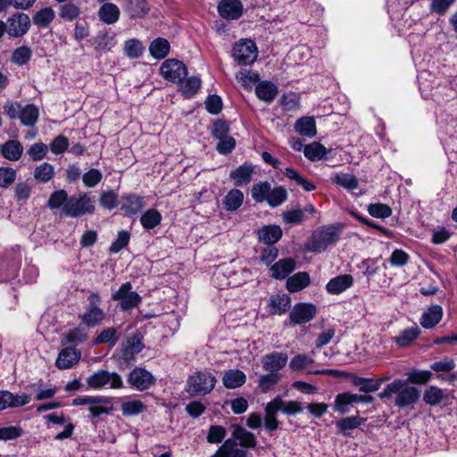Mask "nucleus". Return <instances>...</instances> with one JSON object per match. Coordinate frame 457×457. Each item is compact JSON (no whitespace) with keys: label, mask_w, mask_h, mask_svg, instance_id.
Masks as SVG:
<instances>
[{"label":"nucleus","mask_w":457,"mask_h":457,"mask_svg":"<svg viewBox=\"0 0 457 457\" xmlns=\"http://www.w3.org/2000/svg\"><path fill=\"white\" fill-rule=\"evenodd\" d=\"M352 383L355 386H358L361 392L366 394L376 392L379 389V384L378 382L375 381V378L353 376Z\"/></svg>","instance_id":"49530a36"},{"label":"nucleus","mask_w":457,"mask_h":457,"mask_svg":"<svg viewBox=\"0 0 457 457\" xmlns=\"http://www.w3.org/2000/svg\"><path fill=\"white\" fill-rule=\"evenodd\" d=\"M144 197L135 195H124L120 199V210L127 216H132L138 213L144 207Z\"/></svg>","instance_id":"6ab92c4d"},{"label":"nucleus","mask_w":457,"mask_h":457,"mask_svg":"<svg viewBox=\"0 0 457 457\" xmlns=\"http://www.w3.org/2000/svg\"><path fill=\"white\" fill-rule=\"evenodd\" d=\"M32 51L27 46L16 48L12 54L11 61L12 63L22 66L29 62L31 59Z\"/></svg>","instance_id":"864d4df0"},{"label":"nucleus","mask_w":457,"mask_h":457,"mask_svg":"<svg viewBox=\"0 0 457 457\" xmlns=\"http://www.w3.org/2000/svg\"><path fill=\"white\" fill-rule=\"evenodd\" d=\"M314 362L313 358L307 354L298 353L289 361V368L293 371H303L307 374H332L333 370H312L310 367Z\"/></svg>","instance_id":"4468645a"},{"label":"nucleus","mask_w":457,"mask_h":457,"mask_svg":"<svg viewBox=\"0 0 457 457\" xmlns=\"http://www.w3.org/2000/svg\"><path fill=\"white\" fill-rule=\"evenodd\" d=\"M431 378V372L428 370H412L408 379H395L388 384L378 396L381 399H389L395 395V404L399 408L413 405L420 399V394L418 388L411 386L409 382L414 384H425Z\"/></svg>","instance_id":"f257e3e1"},{"label":"nucleus","mask_w":457,"mask_h":457,"mask_svg":"<svg viewBox=\"0 0 457 457\" xmlns=\"http://www.w3.org/2000/svg\"><path fill=\"white\" fill-rule=\"evenodd\" d=\"M69 145V139L62 135H59L51 141L49 148L54 154L58 155L67 151Z\"/></svg>","instance_id":"774afa93"},{"label":"nucleus","mask_w":457,"mask_h":457,"mask_svg":"<svg viewBox=\"0 0 457 457\" xmlns=\"http://www.w3.org/2000/svg\"><path fill=\"white\" fill-rule=\"evenodd\" d=\"M92 403L88 405L89 418L96 419L103 414H110L113 411L112 398L104 395H93Z\"/></svg>","instance_id":"dca6fc26"},{"label":"nucleus","mask_w":457,"mask_h":457,"mask_svg":"<svg viewBox=\"0 0 457 457\" xmlns=\"http://www.w3.org/2000/svg\"><path fill=\"white\" fill-rule=\"evenodd\" d=\"M50 210H61L62 212L71 218L92 214L95 212V202L87 194L69 195L64 189L54 191L46 203Z\"/></svg>","instance_id":"f03ea898"},{"label":"nucleus","mask_w":457,"mask_h":457,"mask_svg":"<svg viewBox=\"0 0 457 457\" xmlns=\"http://www.w3.org/2000/svg\"><path fill=\"white\" fill-rule=\"evenodd\" d=\"M295 269V261L292 258L280 259L270 268V276L276 279H284Z\"/></svg>","instance_id":"393cba45"},{"label":"nucleus","mask_w":457,"mask_h":457,"mask_svg":"<svg viewBox=\"0 0 457 457\" xmlns=\"http://www.w3.org/2000/svg\"><path fill=\"white\" fill-rule=\"evenodd\" d=\"M144 46L138 39L131 38L124 43V53L130 59L139 58L144 52Z\"/></svg>","instance_id":"8fccbe9b"},{"label":"nucleus","mask_w":457,"mask_h":457,"mask_svg":"<svg viewBox=\"0 0 457 457\" xmlns=\"http://www.w3.org/2000/svg\"><path fill=\"white\" fill-rule=\"evenodd\" d=\"M0 151L4 158L16 162L23 154V146L18 140H8L0 145Z\"/></svg>","instance_id":"c85d7f7f"},{"label":"nucleus","mask_w":457,"mask_h":457,"mask_svg":"<svg viewBox=\"0 0 457 457\" xmlns=\"http://www.w3.org/2000/svg\"><path fill=\"white\" fill-rule=\"evenodd\" d=\"M236 79L245 88H251L252 85L259 80V74L249 70H242L237 73Z\"/></svg>","instance_id":"4d7b16f0"},{"label":"nucleus","mask_w":457,"mask_h":457,"mask_svg":"<svg viewBox=\"0 0 457 457\" xmlns=\"http://www.w3.org/2000/svg\"><path fill=\"white\" fill-rule=\"evenodd\" d=\"M232 56L239 65H250L258 56V49L251 39H241L233 46Z\"/></svg>","instance_id":"0eeeda50"},{"label":"nucleus","mask_w":457,"mask_h":457,"mask_svg":"<svg viewBox=\"0 0 457 457\" xmlns=\"http://www.w3.org/2000/svg\"><path fill=\"white\" fill-rule=\"evenodd\" d=\"M284 174L287 179L295 181L296 185L301 186L307 192L316 189V186L312 181L301 176L295 170L292 168H286Z\"/></svg>","instance_id":"a18cd8bd"},{"label":"nucleus","mask_w":457,"mask_h":457,"mask_svg":"<svg viewBox=\"0 0 457 457\" xmlns=\"http://www.w3.org/2000/svg\"><path fill=\"white\" fill-rule=\"evenodd\" d=\"M219 14L226 20H237L243 14L240 0H222L218 4Z\"/></svg>","instance_id":"a211bd4d"},{"label":"nucleus","mask_w":457,"mask_h":457,"mask_svg":"<svg viewBox=\"0 0 457 457\" xmlns=\"http://www.w3.org/2000/svg\"><path fill=\"white\" fill-rule=\"evenodd\" d=\"M7 34L12 37H21L24 36L31 26V21L28 14L24 12H16L10 16L6 21Z\"/></svg>","instance_id":"9b49d317"},{"label":"nucleus","mask_w":457,"mask_h":457,"mask_svg":"<svg viewBox=\"0 0 457 457\" xmlns=\"http://www.w3.org/2000/svg\"><path fill=\"white\" fill-rule=\"evenodd\" d=\"M113 301H119L120 308L123 312H129L139 305L141 296L132 290L130 282L123 283L120 288L112 295Z\"/></svg>","instance_id":"6e6552de"},{"label":"nucleus","mask_w":457,"mask_h":457,"mask_svg":"<svg viewBox=\"0 0 457 457\" xmlns=\"http://www.w3.org/2000/svg\"><path fill=\"white\" fill-rule=\"evenodd\" d=\"M290 304L291 298L286 294L271 296L269 303L270 312L273 315L283 314L289 309Z\"/></svg>","instance_id":"72a5a7b5"},{"label":"nucleus","mask_w":457,"mask_h":457,"mask_svg":"<svg viewBox=\"0 0 457 457\" xmlns=\"http://www.w3.org/2000/svg\"><path fill=\"white\" fill-rule=\"evenodd\" d=\"M212 457H249V453L239 446L236 440L228 438Z\"/></svg>","instance_id":"aec40b11"},{"label":"nucleus","mask_w":457,"mask_h":457,"mask_svg":"<svg viewBox=\"0 0 457 457\" xmlns=\"http://www.w3.org/2000/svg\"><path fill=\"white\" fill-rule=\"evenodd\" d=\"M144 345L140 334H135L127 337L121 348L122 358L127 361L133 360L135 354L140 353Z\"/></svg>","instance_id":"5701e85b"},{"label":"nucleus","mask_w":457,"mask_h":457,"mask_svg":"<svg viewBox=\"0 0 457 457\" xmlns=\"http://www.w3.org/2000/svg\"><path fill=\"white\" fill-rule=\"evenodd\" d=\"M444 396L445 395L441 388L435 386H430L425 390L423 400L427 404L435 406L442 402Z\"/></svg>","instance_id":"3c124183"},{"label":"nucleus","mask_w":457,"mask_h":457,"mask_svg":"<svg viewBox=\"0 0 457 457\" xmlns=\"http://www.w3.org/2000/svg\"><path fill=\"white\" fill-rule=\"evenodd\" d=\"M265 417H264V427L269 432H272L278 429L279 422L277 420V412L275 407L270 402L265 406Z\"/></svg>","instance_id":"de8ad7c7"},{"label":"nucleus","mask_w":457,"mask_h":457,"mask_svg":"<svg viewBox=\"0 0 457 457\" xmlns=\"http://www.w3.org/2000/svg\"><path fill=\"white\" fill-rule=\"evenodd\" d=\"M340 236V229L335 225L322 226L315 229L305 244L309 252L321 253L335 244Z\"/></svg>","instance_id":"20e7f679"},{"label":"nucleus","mask_w":457,"mask_h":457,"mask_svg":"<svg viewBox=\"0 0 457 457\" xmlns=\"http://www.w3.org/2000/svg\"><path fill=\"white\" fill-rule=\"evenodd\" d=\"M317 312L316 306L312 303H297L292 309L289 319L293 324H303L312 320Z\"/></svg>","instance_id":"ddd939ff"},{"label":"nucleus","mask_w":457,"mask_h":457,"mask_svg":"<svg viewBox=\"0 0 457 457\" xmlns=\"http://www.w3.org/2000/svg\"><path fill=\"white\" fill-rule=\"evenodd\" d=\"M281 217L286 224L295 225L303 222L305 215L304 211H303L302 209H295L283 212Z\"/></svg>","instance_id":"338daca9"},{"label":"nucleus","mask_w":457,"mask_h":457,"mask_svg":"<svg viewBox=\"0 0 457 457\" xmlns=\"http://www.w3.org/2000/svg\"><path fill=\"white\" fill-rule=\"evenodd\" d=\"M145 410V404L140 400H129L120 405V411L125 417L137 416Z\"/></svg>","instance_id":"37998d69"},{"label":"nucleus","mask_w":457,"mask_h":457,"mask_svg":"<svg viewBox=\"0 0 457 457\" xmlns=\"http://www.w3.org/2000/svg\"><path fill=\"white\" fill-rule=\"evenodd\" d=\"M130 18H143L149 12V5L145 0H129L125 8Z\"/></svg>","instance_id":"58836bf2"},{"label":"nucleus","mask_w":457,"mask_h":457,"mask_svg":"<svg viewBox=\"0 0 457 457\" xmlns=\"http://www.w3.org/2000/svg\"><path fill=\"white\" fill-rule=\"evenodd\" d=\"M161 212L154 208L145 211L140 217V223L145 230H150L161 224L162 221Z\"/></svg>","instance_id":"ea45409f"},{"label":"nucleus","mask_w":457,"mask_h":457,"mask_svg":"<svg viewBox=\"0 0 457 457\" xmlns=\"http://www.w3.org/2000/svg\"><path fill=\"white\" fill-rule=\"evenodd\" d=\"M295 131L307 137H312L316 135V122L312 117H302L295 121Z\"/></svg>","instance_id":"e433bc0d"},{"label":"nucleus","mask_w":457,"mask_h":457,"mask_svg":"<svg viewBox=\"0 0 457 457\" xmlns=\"http://www.w3.org/2000/svg\"><path fill=\"white\" fill-rule=\"evenodd\" d=\"M370 215L375 218L386 219L392 215L393 212L389 205L381 203L370 204L367 207Z\"/></svg>","instance_id":"6e6d98bb"},{"label":"nucleus","mask_w":457,"mask_h":457,"mask_svg":"<svg viewBox=\"0 0 457 457\" xmlns=\"http://www.w3.org/2000/svg\"><path fill=\"white\" fill-rule=\"evenodd\" d=\"M244 202V194L241 190L233 188L228 192L222 201L223 207L228 212H235L240 208Z\"/></svg>","instance_id":"473e14b6"},{"label":"nucleus","mask_w":457,"mask_h":457,"mask_svg":"<svg viewBox=\"0 0 457 457\" xmlns=\"http://www.w3.org/2000/svg\"><path fill=\"white\" fill-rule=\"evenodd\" d=\"M81 358L79 350L74 347H65L58 354L55 365L60 370L70 369L79 362Z\"/></svg>","instance_id":"412c9836"},{"label":"nucleus","mask_w":457,"mask_h":457,"mask_svg":"<svg viewBox=\"0 0 457 457\" xmlns=\"http://www.w3.org/2000/svg\"><path fill=\"white\" fill-rule=\"evenodd\" d=\"M287 361V353L282 352H272L262 357V363L264 370L271 373H277V371L286 366Z\"/></svg>","instance_id":"f3484780"},{"label":"nucleus","mask_w":457,"mask_h":457,"mask_svg":"<svg viewBox=\"0 0 457 457\" xmlns=\"http://www.w3.org/2000/svg\"><path fill=\"white\" fill-rule=\"evenodd\" d=\"M99 204L104 209L111 211L120 205V200L115 192L104 191L100 195Z\"/></svg>","instance_id":"13d9d810"},{"label":"nucleus","mask_w":457,"mask_h":457,"mask_svg":"<svg viewBox=\"0 0 457 457\" xmlns=\"http://www.w3.org/2000/svg\"><path fill=\"white\" fill-rule=\"evenodd\" d=\"M55 18V12L52 7H45L36 12L32 21L38 29H46Z\"/></svg>","instance_id":"2f4dec72"},{"label":"nucleus","mask_w":457,"mask_h":457,"mask_svg":"<svg viewBox=\"0 0 457 457\" xmlns=\"http://www.w3.org/2000/svg\"><path fill=\"white\" fill-rule=\"evenodd\" d=\"M279 375L278 373H268L262 375L258 378V386L262 393H267L279 381Z\"/></svg>","instance_id":"052dcab7"},{"label":"nucleus","mask_w":457,"mask_h":457,"mask_svg":"<svg viewBox=\"0 0 457 457\" xmlns=\"http://www.w3.org/2000/svg\"><path fill=\"white\" fill-rule=\"evenodd\" d=\"M88 304L85 312L80 316L81 321L87 327H96L105 317V313L100 308L101 298L98 294L91 293L87 297Z\"/></svg>","instance_id":"1a4fd4ad"},{"label":"nucleus","mask_w":457,"mask_h":457,"mask_svg":"<svg viewBox=\"0 0 457 457\" xmlns=\"http://www.w3.org/2000/svg\"><path fill=\"white\" fill-rule=\"evenodd\" d=\"M251 196L256 203L266 202L270 207L275 208L287 200L288 193L283 186L272 187L268 181H259L252 186Z\"/></svg>","instance_id":"7ed1b4c3"},{"label":"nucleus","mask_w":457,"mask_h":457,"mask_svg":"<svg viewBox=\"0 0 457 457\" xmlns=\"http://www.w3.org/2000/svg\"><path fill=\"white\" fill-rule=\"evenodd\" d=\"M87 385L92 389H100L108 386L112 389L122 388L123 381L121 377L116 372L108 370H97L87 378Z\"/></svg>","instance_id":"423d86ee"},{"label":"nucleus","mask_w":457,"mask_h":457,"mask_svg":"<svg viewBox=\"0 0 457 457\" xmlns=\"http://www.w3.org/2000/svg\"><path fill=\"white\" fill-rule=\"evenodd\" d=\"M47 152L48 146L42 142H37L30 145L27 154L33 162H38L46 156Z\"/></svg>","instance_id":"680f3d73"},{"label":"nucleus","mask_w":457,"mask_h":457,"mask_svg":"<svg viewBox=\"0 0 457 457\" xmlns=\"http://www.w3.org/2000/svg\"><path fill=\"white\" fill-rule=\"evenodd\" d=\"M253 174V167L251 163H244L231 170L229 178L234 180L237 187L247 185L251 182Z\"/></svg>","instance_id":"a878e982"},{"label":"nucleus","mask_w":457,"mask_h":457,"mask_svg":"<svg viewBox=\"0 0 457 457\" xmlns=\"http://www.w3.org/2000/svg\"><path fill=\"white\" fill-rule=\"evenodd\" d=\"M419 336V329L417 328H409L400 333L399 336L394 338L395 344L401 347L411 345Z\"/></svg>","instance_id":"5fc2aeb1"},{"label":"nucleus","mask_w":457,"mask_h":457,"mask_svg":"<svg viewBox=\"0 0 457 457\" xmlns=\"http://www.w3.org/2000/svg\"><path fill=\"white\" fill-rule=\"evenodd\" d=\"M113 38L107 32H100L92 39V45L97 51H109L113 46Z\"/></svg>","instance_id":"603ef678"},{"label":"nucleus","mask_w":457,"mask_h":457,"mask_svg":"<svg viewBox=\"0 0 457 457\" xmlns=\"http://www.w3.org/2000/svg\"><path fill=\"white\" fill-rule=\"evenodd\" d=\"M217 379L207 370L196 371L190 375L185 386V391L191 396L206 395L212 391Z\"/></svg>","instance_id":"39448f33"},{"label":"nucleus","mask_w":457,"mask_h":457,"mask_svg":"<svg viewBox=\"0 0 457 457\" xmlns=\"http://www.w3.org/2000/svg\"><path fill=\"white\" fill-rule=\"evenodd\" d=\"M227 430L220 425H212L206 436V440L210 444H220L226 437Z\"/></svg>","instance_id":"e2e57ef3"},{"label":"nucleus","mask_w":457,"mask_h":457,"mask_svg":"<svg viewBox=\"0 0 457 457\" xmlns=\"http://www.w3.org/2000/svg\"><path fill=\"white\" fill-rule=\"evenodd\" d=\"M282 237V229L278 225L263 226L258 231L260 242L266 245H273L277 243Z\"/></svg>","instance_id":"c756f323"},{"label":"nucleus","mask_w":457,"mask_h":457,"mask_svg":"<svg viewBox=\"0 0 457 457\" xmlns=\"http://www.w3.org/2000/svg\"><path fill=\"white\" fill-rule=\"evenodd\" d=\"M130 238L129 232L126 230L119 231L117 235V238L115 241H113L109 248V251L111 253H117L120 251H121L123 248H125Z\"/></svg>","instance_id":"69168bd1"},{"label":"nucleus","mask_w":457,"mask_h":457,"mask_svg":"<svg viewBox=\"0 0 457 457\" xmlns=\"http://www.w3.org/2000/svg\"><path fill=\"white\" fill-rule=\"evenodd\" d=\"M327 154V148L319 142H312L303 147L304 156L312 162L323 159Z\"/></svg>","instance_id":"a19ab883"},{"label":"nucleus","mask_w":457,"mask_h":457,"mask_svg":"<svg viewBox=\"0 0 457 457\" xmlns=\"http://www.w3.org/2000/svg\"><path fill=\"white\" fill-rule=\"evenodd\" d=\"M278 94V87L268 80L261 81L255 87L256 96L265 103H271Z\"/></svg>","instance_id":"bb28decb"},{"label":"nucleus","mask_w":457,"mask_h":457,"mask_svg":"<svg viewBox=\"0 0 457 457\" xmlns=\"http://www.w3.org/2000/svg\"><path fill=\"white\" fill-rule=\"evenodd\" d=\"M99 19L106 24H113L120 18L118 6L112 3L104 4L98 11Z\"/></svg>","instance_id":"c9c22d12"},{"label":"nucleus","mask_w":457,"mask_h":457,"mask_svg":"<svg viewBox=\"0 0 457 457\" xmlns=\"http://www.w3.org/2000/svg\"><path fill=\"white\" fill-rule=\"evenodd\" d=\"M38 109L33 104L21 108L19 119L24 126H34L38 120Z\"/></svg>","instance_id":"c03bdc74"},{"label":"nucleus","mask_w":457,"mask_h":457,"mask_svg":"<svg viewBox=\"0 0 457 457\" xmlns=\"http://www.w3.org/2000/svg\"><path fill=\"white\" fill-rule=\"evenodd\" d=\"M54 175V168L48 162H44L36 167L34 170V178L37 181L46 183L53 179Z\"/></svg>","instance_id":"09e8293b"},{"label":"nucleus","mask_w":457,"mask_h":457,"mask_svg":"<svg viewBox=\"0 0 457 457\" xmlns=\"http://www.w3.org/2000/svg\"><path fill=\"white\" fill-rule=\"evenodd\" d=\"M246 381L245 374L237 369L226 371L222 378L225 387L235 389L243 386Z\"/></svg>","instance_id":"7c9ffc66"},{"label":"nucleus","mask_w":457,"mask_h":457,"mask_svg":"<svg viewBox=\"0 0 457 457\" xmlns=\"http://www.w3.org/2000/svg\"><path fill=\"white\" fill-rule=\"evenodd\" d=\"M149 52L155 59H163L170 52V43L165 38L158 37L150 44Z\"/></svg>","instance_id":"79ce46f5"},{"label":"nucleus","mask_w":457,"mask_h":457,"mask_svg":"<svg viewBox=\"0 0 457 457\" xmlns=\"http://www.w3.org/2000/svg\"><path fill=\"white\" fill-rule=\"evenodd\" d=\"M160 72L165 79L179 83L186 78L187 69L182 62L176 59H168L161 65Z\"/></svg>","instance_id":"f8f14e48"},{"label":"nucleus","mask_w":457,"mask_h":457,"mask_svg":"<svg viewBox=\"0 0 457 457\" xmlns=\"http://www.w3.org/2000/svg\"><path fill=\"white\" fill-rule=\"evenodd\" d=\"M310 276L307 272H298L287 280V288L289 292H298L310 285Z\"/></svg>","instance_id":"f704fd0d"},{"label":"nucleus","mask_w":457,"mask_h":457,"mask_svg":"<svg viewBox=\"0 0 457 457\" xmlns=\"http://www.w3.org/2000/svg\"><path fill=\"white\" fill-rule=\"evenodd\" d=\"M154 375L141 367L134 368L128 376V383L130 387L137 391H145L155 384Z\"/></svg>","instance_id":"9d476101"},{"label":"nucleus","mask_w":457,"mask_h":457,"mask_svg":"<svg viewBox=\"0 0 457 457\" xmlns=\"http://www.w3.org/2000/svg\"><path fill=\"white\" fill-rule=\"evenodd\" d=\"M442 318V306L439 304H433L423 312L420 323L424 328H432L441 321Z\"/></svg>","instance_id":"b1692460"},{"label":"nucleus","mask_w":457,"mask_h":457,"mask_svg":"<svg viewBox=\"0 0 457 457\" xmlns=\"http://www.w3.org/2000/svg\"><path fill=\"white\" fill-rule=\"evenodd\" d=\"M353 285V278L350 274H344L331 278L326 285V290L330 295H339Z\"/></svg>","instance_id":"4be33fe9"},{"label":"nucleus","mask_w":457,"mask_h":457,"mask_svg":"<svg viewBox=\"0 0 457 457\" xmlns=\"http://www.w3.org/2000/svg\"><path fill=\"white\" fill-rule=\"evenodd\" d=\"M80 14V8L73 3H67L60 7L59 15L65 21H71L77 19Z\"/></svg>","instance_id":"bf43d9fd"},{"label":"nucleus","mask_w":457,"mask_h":457,"mask_svg":"<svg viewBox=\"0 0 457 457\" xmlns=\"http://www.w3.org/2000/svg\"><path fill=\"white\" fill-rule=\"evenodd\" d=\"M275 410L281 411L284 414L293 416L301 413L303 411L302 403L297 401H283L280 396L275 397L270 401Z\"/></svg>","instance_id":"cd10ccee"},{"label":"nucleus","mask_w":457,"mask_h":457,"mask_svg":"<svg viewBox=\"0 0 457 457\" xmlns=\"http://www.w3.org/2000/svg\"><path fill=\"white\" fill-rule=\"evenodd\" d=\"M87 339V333L84 328H75L69 330L62 336L61 343L62 345L69 344L79 345Z\"/></svg>","instance_id":"4c0bfd02"},{"label":"nucleus","mask_w":457,"mask_h":457,"mask_svg":"<svg viewBox=\"0 0 457 457\" xmlns=\"http://www.w3.org/2000/svg\"><path fill=\"white\" fill-rule=\"evenodd\" d=\"M336 425L341 433L347 435L348 431L353 430L361 425V419L357 416L346 417L337 420Z\"/></svg>","instance_id":"0e129e2a"},{"label":"nucleus","mask_w":457,"mask_h":457,"mask_svg":"<svg viewBox=\"0 0 457 457\" xmlns=\"http://www.w3.org/2000/svg\"><path fill=\"white\" fill-rule=\"evenodd\" d=\"M232 433L231 439L236 440V443L245 450L253 449L257 445L256 436L242 426L238 424H233L231 426Z\"/></svg>","instance_id":"2eb2a0df"}]
</instances>
